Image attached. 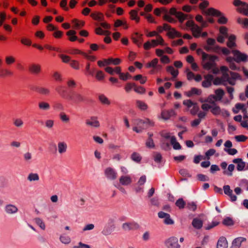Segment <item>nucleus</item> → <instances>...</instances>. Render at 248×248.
Returning a JSON list of instances; mask_svg holds the SVG:
<instances>
[{
	"label": "nucleus",
	"mask_w": 248,
	"mask_h": 248,
	"mask_svg": "<svg viewBox=\"0 0 248 248\" xmlns=\"http://www.w3.org/2000/svg\"><path fill=\"white\" fill-rule=\"evenodd\" d=\"M76 31L74 30H69L66 32V35L69 36V40L71 42H74L78 40L77 37L75 35Z\"/></svg>",
	"instance_id": "nucleus-30"
},
{
	"label": "nucleus",
	"mask_w": 248,
	"mask_h": 248,
	"mask_svg": "<svg viewBox=\"0 0 248 248\" xmlns=\"http://www.w3.org/2000/svg\"><path fill=\"white\" fill-rule=\"evenodd\" d=\"M5 62L7 65H11L15 63L16 62V58L13 56H7L5 58Z\"/></svg>",
	"instance_id": "nucleus-40"
},
{
	"label": "nucleus",
	"mask_w": 248,
	"mask_h": 248,
	"mask_svg": "<svg viewBox=\"0 0 248 248\" xmlns=\"http://www.w3.org/2000/svg\"><path fill=\"white\" fill-rule=\"evenodd\" d=\"M168 248H180V246L178 244V239L175 237H171L168 239L166 242Z\"/></svg>",
	"instance_id": "nucleus-11"
},
{
	"label": "nucleus",
	"mask_w": 248,
	"mask_h": 248,
	"mask_svg": "<svg viewBox=\"0 0 248 248\" xmlns=\"http://www.w3.org/2000/svg\"><path fill=\"white\" fill-rule=\"evenodd\" d=\"M186 26L190 28L193 36L195 38H199L201 35L202 28L195 24L192 20H188L186 23Z\"/></svg>",
	"instance_id": "nucleus-3"
},
{
	"label": "nucleus",
	"mask_w": 248,
	"mask_h": 248,
	"mask_svg": "<svg viewBox=\"0 0 248 248\" xmlns=\"http://www.w3.org/2000/svg\"><path fill=\"white\" fill-rule=\"evenodd\" d=\"M247 239L243 237L235 238L232 242V248H240L243 243L246 242Z\"/></svg>",
	"instance_id": "nucleus-12"
},
{
	"label": "nucleus",
	"mask_w": 248,
	"mask_h": 248,
	"mask_svg": "<svg viewBox=\"0 0 248 248\" xmlns=\"http://www.w3.org/2000/svg\"><path fill=\"white\" fill-rule=\"evenodd\" d=\"M212 107V105L211 103H204L202 105L201 108L204 111H208L209 110H211Z\"/></svg>",
	"instance_id": "nucleus-54"
},
{
	"label": "nucleus",
	"mask_w": 248,
	"mask_h": 248,
	"mask_svg": "<svg viewBox=\"0 0 248 248\" xmlns=\"http://www.w3.org/2000/svg\"><path fill=\"white\" fill-rule=\"evenodd\" d=\"M204 13L207 15L220 16L218 19V22L220 24H225L227 22V18L223 16H221V13L218 10L213 8L208 9Z\"/></svg>",
	"instance_id": "nucleus-5"
},
{
	"label": "nucleus",
	"mask_w": 248,
	"mask_h": 248,
	"mask_svg": "<svg viewBox=\"0 0 248 248\" xmlns=\"http://www.w3.org/2000/svg\"><path fill=\"white\" fill-rule=\"evenodd\" d=\"M136 104L137 107L141 110H146L148 108L147 104L141 101H137Z\"/></svg>",
	"instance_id": "nucleus-44"
},
{
	"label": "nucleus",
	"mask_w": 248,
	"mask_h": 248,
	"mask_svg": "<svg viewBox=\"0 0 248 248\" xmlns=\"http://www.w3.org/2000/svg\"><path fill=\"white\" fill-rule=\"evenodd\" d=\"M6 210L7 213L11 214L16 213L17 210V208L14 205H9L6 206Z\"/></svg>",
	"instance_id": "nucleus-47"
},
{
	"label": "nucleus",
	"mask_w": 248,
	"mask_h": 248,
	"mask_svg": "<svg viewBox=\"0 0 248 248\" xmlns=\"http://www.w3.org/2000/svg\"><path fill=\"white\" fill-rule=\"evenodd\" d=\"M235 166L233 164H230L226 170L223 171V173L228 176H232V172L234 170Z\"/></svg>",
	"instance_id": "nucleus-36"
},
{
	"label": "nucleus",
	"mask_w": 248,
	"mask_h": 248,
	"mask_svg": "<svg viewBox=\"0 0 248 248\" xmlns=\"http://www.w3.org/2000/svg\"><path fill=\"white\" fill-rule=\"evenodd\" d=\"M67 148L66 144L63 142L59 143L58 144L59 152L60 153L64 152L66 151Z\"/></svg>",
	"instance_id": "nucleus-53"
},
{
	"label": "nucleus",
	"mask_w": 248,
	"mask_h": 248,
	"mask_svg": "<svg viewBox=\"0 0 248 248\" xmlns=\"http://www.w3.org/2000/svg\"><path fill=\"white\" fill-rule=\"evenodd\" d=\"M167 71L170 73L174 78H176L179 73L178 71L171 66H168L167 68Z\"/></svg>",
	"instance_id": "nucleus-38"
},
{
	"label": "nucleus",
	"mask_w": 248,
	"mask_h": 248,
	"mask_svg": "<svg viewBox=\"0 0 248 248\" xmlns=\"http://www.w3.org/2000/svg\"><path fill=\"white\" fill-rule=\"evenodd\" d=\"M187 16V15L184 14L181 12H178L176 17L178 18L180 22L182 23L186 19Z\"/></svg>",
	"instance_id": "nucleus-45"
},
{
	"label": "nucleus",
	"mask_w": 248,
	"mask_h": 248,
	"mask_svg": "<svg viewBox=\"0 0 248 248\" xmlns=\"http://www.w3.org/2000/svg\"><path fill=\"white\" fill-rule=\"evenodd\" d=\"M220 70L222 74V77L224 78H227L228 75H229L228 72L229 71L228 68L227 66H221L220 67V69H219Z\"/></svg>",
	"instance_id": "nucleus-46"
},
{
	"label": "nucleus",
	"mask_w": 248,
	"mask_h": 248,
	"mask_svg": "<svg viewBox=\"0 0 248 248\" xmlns=\"http://www.w3.org/2000/svg\"><path fill=\"white\" fill-rule=\"evenodd\" d=\"M196 103L193 102L190 100H186L183 101V104L189 110Z\"/></svg>",
	"instance_id": "nucleus-49"
},
{
	"label": "nucleus",
	"mask_w": 248,
	"mask_h": 248,
	"mask_svg": "<svg viewBox=\"0 0 248 248\" xmlns=\"http://www.w3.org/2000/svg\"><path fill=\"white\" fill-rule=\"evenodd\" d=\"M211 104L212 105V107L211 109V112L213 114L215 115H219L223 114V111L222 110L220 107L217 105L215 102Z\"/></svg>",
	"instance_id": "nucleus-19"
},
{
	"label": "nucleus",
	"mask_w": 248,
	"mask_h": 248,
	"mask_svg": "<svg viewBox=\"0 0 248 248\" xmlns=\"http://www.w3.org/2000/svg\"><path fill=\"white\" fill-rule=\"evenodd\" d=\"M158 63V60L157 58L153 59L151 61L147 62L145 65L147 68H152V69L150 72L151 74H155L161 71L162 66Z\"/></svg>",
	"instance_id": "nucleus-2"
},
{
	"label": "nucleus",
	"mask_w": 248,
	"mask_h": 248,
	"mask_svg": "<svg viewBox=\"0 0 248 248\" xmlns=\"http://www.w3.org/2000/svg\"><path fill=\"white\" fill-rule=\"evenodd\" d=\"M131 39L135 44L137 45L138 47H140L143 41V35L138 32H135L132 34Z\"/></svg>",
	"instance_id": "nucleus-9"
},
{
	"label": "nucleus",
	"mask_w": 248,
	"mask_h": 248,
	"mask_svg": "<svg viewBox=\"0 0 248 248\" xmlns=\"http://www.w3.org/2000/svg\"><path fill=\"white\" fill-rule=\"evenodd\" d=\"M133 79L135 80H140L141 84H144L147 81V78L143 77L141 75H137L134 77Z\"/></svg>",
	"instance_id": "nucleus-41"
},
{
	"label": "nucleus",
	"mask_w": 248,
	"mask_h": 248,
	"mask_svg": "<svg viewBox=\"0 0 248 248\" xmlns=\"http://www.w3.org/2000/svg\"><path fill=\"white\" fill-rule=\"evenodd\" d=\"M20 42L22 44L25 46H30L31 45V40L26 37H22L21 39Z\"/></svg>",
	"instance_id": "nucleus-51"
},
{
	"label": "nucleus",
	"mask_w": 248,
	"mask_h": 248,
	"mask_svg": "<svg viewBox=\"0 0 248 248\" xmlns=\"http://www.w3.org/2000/svg\"><path fill=\"white\" fill-rule=\"evenodd\" d=\"M95 32L97 35H106L108 33L109 31L103 30L101 27H98L95 29Z\"/></svg>",
	"instance_id": "nucleus-50"
},
{
	"label": "nucleus",
	"mask_w": 248,
	"mask_h": 248,
	"mask_svg": "<svg viewBox=\"0 0 248 248\" xmlns=\"http://www.w3.org/2000/svg\"><path fill=\"white\" fill-rule=\"evenodd\" d=\"M138 227V224L135 223H127L123 224V228L125 230L135 229Z\"/></svg>",
	"instance_id": "nucleus-34"
},
{
	"label": "nucleus",
	"mask_w": 248,
	"mask_h": 248,
	"mask_svg": "<svg viewBox=\"0 0 248 248\" xmlns=\"http://www.w3.org/2000/svg\"><path fill=\"white\" fill-rule=\"evenodd\" d=\"M68 53L72 55H77V54H80V55H85V53L82 51L81 50L77 49V48H73L71 49L68 50Z\"/></svg>",
	"instance_id": "nucleus-43"
},
{
	"label": "nucleus",
	"mask_w": 248,
	"mask_h": 248,
	"mask_svg": "<svg viewBox=\"0 0 248 248\" xmlns=\"http://www.w3.org/2000/svg\"><path fill=\"white\" fill-rule=\"evenodd\" d=\"M175 205L180 209H182L184 208L185 206L186 205V203L182 198H180L176 201L175 202Z\"/></svg>",
	"instance_id": "nucleus-39"
},
{
	"label": "nucleus",
	"mask_w": 248,
	"mask_h": 248,
	"mask_svg": "<svg viewBox=\"0 0 248 248\" xmlns=\"http://www.w3.org/2000/svg\"><path fill=\"white\" fill-rule=\"evenodd\" d=\"M119 181L122 185H128L132 182L130 176L128 175L121 176Z\"/></svg>",
	"instance_id": "nucleus-26"
},
{
	"label": "nucleus",
	"mask_w": 248,
	"mask_h": 248,
	"mask_svg": "<svg viewBox=\"0 0 248 248\" xmlns=\"http://www.w3.org/2000/svg\"><path fill=\"white\" fill-rule=\"evenodd\" d=\"M131 158L133 160L139 162L141 159V157L140 155L137 153H133L131 155Z\"/></svg>",
	"instance_id": "nucleus-57"
},
{
	"label": "nucleus",
	"mask_w": 248,
	"mask_h": 248,
	"mask_svg": "<svg viewBox=\"0 0 248 248\" xmlns=\"http://www.w3.org/2000/svg\"><path fill=\"white\" fill-rule=\"evenodd\" d=\"M202 91L201 90L196 88H192L190 91L185 93V94L187 97H191L193 95H200L201 94Z\"/></svg>",
	"instance_id": "nucleus-23"
},
{
	"label": "nucleus",
	"mask_w": 248,
	"mask_h": 248,
	"mask_svg": "<svg viewBox=\"0 0 248 248\" xmlns=\"http://www.w3.org/2000/svg\"><path fill=\"white\" fill-rule=\"evenodd\" d=\"M232 112L234 114L238 113L240 111L243 113L244 115L246 114L247 113L246 106L244 104L237 103L235 105L234 107L232 109Z\"/></svg>",
	"instance_id": "nucleus-10"
},
{
	"label": "nucleus",
	"mask_w": 248,
	"mask_h": 248,
	"mask_svg": "<svg viewBox=\"0 0 248 248\" xmlns=\"http://www.w3.org/2000/svg\"><path fill=\"white\" fill-rule=\"evenodd\" d=\"M232 162L236 164V169L238 171H242L248 170V164L243 161L242 158H235L233 159Z\"/></svg>",
	"instance_id": "nucleus-7"
},
{
	"label": "nucleus",
	"mask_w": 248,
	"mask_h": 248,
	"mask_svg": "<svg viewBox=\"0 0 248 248\" xmlns=\"http://www.w3.org/2000/svg\"><path fill=\"white\" fill-rule=\"evenodd\" d=\"M222 224L227 226H232L234 224L233 219L230 217H226L222 220Z\"/></svg>",
	"instance_id": "nucleus-35"
},
{
	"label": "nucleus",
	"mask_w": 248,
	"mask_h": 248,
	"mask_svg": "<svg viewBox=\"0 0 248 248\" xmlns=\"http://www.w3.org/2000/svg\"><path fill=\"white\" fill-rule=\"evenodd\" d=\"M153 47H155L158 45L164 46V40L161 35H158L156 39H153L151 41Z\"/></svg>",
	"instance_id": "nucleus-20"
},
{
	"label": "nucleus",
	"mask_w": 248,
	"mask_h": 248,
	"mask_svg": "<svg viewBox=\"0 0 248 248\" xmlns=\"http://www.w3.org/2000/svg\"><path fill=\"white\" fill-rule=\"evenodd\" d=\"M86 124L93 127L99 126V123L95 117H92L90 119L87 120Z\"/></svg>",
	"instance_id": "nucleus-27"
},
{
	"label": "nucleus",
	"mask_w": 248,
	"mask_h": 248,
	"mask_svg": "<svg viewBox=\"0 0 248 248\" xmlns=\"http://www.w3.org/2000/svg\"><path fill=\"white\" fill-rule=\"evenodd\" d=\"M235 39L236 38L234 35H232L229 36L228 41L227 44L228 47H229L230 48H232L236 46V44L235 43Z\"/></svg>",
	"instance_id": "nucleus-31"
},
{
	"label": "nucleus",
	"mask_w": 248,
	"mask_h": 248,
	"mask_svg": "<svg viewBox=\"0 0 248 248\" xmlns=\"http://www.w3.org/2000/svg\"><path fill=\"white\" fill-rule=\"evenodd\" d=\"M233 4L235 6H240L238 10L240 13L244 15L248 16V4L245 2H243L240 0H234Z\"/></svg>",
	"instance_id": "nucleus-6"
},
{
	"label": "nucleus",
	"mask_w": 248,
	"mask_h": 248,
	"mask_svg": "<svg viewBox=\"0 0 248 248\" xmlns=\"http://www.w3.org/2000/svg\"><path fill=\"white\" fill-rule=\"evenodd\" d=\"M192 224L195 228L200 229L202 227L203 223L201 219L194 218L192 221Z\"/></svg>",
	"instance_id": "nucleus-32"
},
{
	"label": "nucleus",
	"mask_w": 248,
	"mask_h": 248,
	"mask_svg": "<svg viewBox=\"0 0 248 248\" xmlns=\"http://www.w3.org/2000/svg\"><path fill=\"white\" fill-rule=\"evenodd\" d=\"M29 70L32 73L38 74L41 71V66L39 64H33L30 66Z\"/></svg>",
	"instance_id": "nucleus-29"
},
{
	"label": "nucleus",
	"mask_w": 248,
	"mask_h": 248,
	"mask_svg": "<svg viewBox=\"0 0 248 248\" xmlns=\"http://www.w3.org/2000/svg\"><path fill=\"white\" fill-rule=\"evenodd\" d=\"M170 143L172 145L173 148L175 150H180L182 148L180 143L177 141L174 136H171Z\"/></svg>",
	"instance_id": "nucleus-28"
},
{
	"label": "nucleus",
	"mask_w": 248,
	"mask_h": 248,
	"mask_svg": "<svg viewBox=\"0 0 248 248\" xmlns=\"http://www.w3.org/2000/svg\"><path fill=\"white\" fill-rule=\"evenodd\" d=\"M204 80L202 82V86L204 88H207L211 85L213 79V76L212 75L208 74L204 76Z\"/></svg>",
	"instance_id": "nucleus-17"
},
{
	"label": "nucleus",
	"mask_w": 248,
	"mask_h": 248,
	"mask_svg": "<svg viewBox=\"0 0 248 248\" xmlns=\"http://www.w3.org/2000/svg\"><path fill=\"white\" fill-rule=\"evenodd\" d=\"M138 125H142V128H146L149 126H153L154 125V122L149 119H146L145 120H140L138 123Z\"/></svg>",
	"instance_id": "nucleus-18"
},
{
	"label": "nucleus",
	"mask_w": 248,
	"mask_h": 248,
	"mask_svg": "<svg viewBox=\"0 0 248 248\" xmlns=\"http://www.w3.org/2000/svg\"><path fill=\"white\" fill-rule=\"evenodd\" d=\"M13 75V72L8 69H0V77H9Z\"/></svg>",
	"instance_id": "nucleus-37"
},
{
	"label": "nucleus",
	"mask_w": 248,
	"mask_h": 248,
	"mask_svg": "<svg viewBox=\"0 0 248 248\" xmlns=\"http://www.w3.org/2000/svg\"><path fill=\"white\" fill-rule=\"evenodd\" d=\"M199 108L197 103H195L194 106L189 109L191 114L195 115L199 111Z\"/></svg>",
	"instance_id": "nucleus-52"
},
{
	"label": "nucleus",
	"mask_w": 248,
	"mask_h": 248,
	"mask_svg": "<svg viewBox=\"0 0 248 248\" xmlns=\"http://www.w3.org/2000/svg\"><path fill=\"white\" fill-rule=\"evenodd\" d=\"M170 38H174L175 37H180L182 35L180 32L177 31L175 29L171 28L167 34Z\"/></svg>",
	"instance_id": "nucleus-21"
},
{
	"label": "nucleus",
	"mask_w": 248,
	"mask_h": 248,
	"mask_svg": "<svg viewBox=\"0 0 248 248\" xmlns=\"http://www.w3.org/2000/svg\"><path fill=\"white\" fill-rule=\"evenodd\" d=\"M130 18L132 20H134L136 23H139L140 18L138 16V11L132 10L129 12Z\"/></svg>",
	"instance_id": "nucleus-24"
},
{
	"label": "nucleus",
	"mask_w": 248,
	"mask_h": 248,
	"mask_svg": "<svg viewBox=\"0 0 248 248\" xmlns=\"http://www.w3.org/2000/svg\"><path fill=\"white\" fill-rule=\"evenodd\" d=\"M186 207L188 209L193 211H195L197 209V205L193 202L188 203L187 204Z\"/></svg>",
	"instance_id": "nucleus-64"
},
{
	"label": "nucleus",
	"mask_w": 248,
	"mask_h": 248,
	"mask_svg": "<svg viewBox=\"0 0 248 248\" xmlns=\"http://www.w3.org/2000/svg\"><path fill=\"white\" fill-rule=\"evenodd\" d=\"M215 93V94L209 95L205 102L213 104L215 101H220L224 94V91L221 89L216 90Z\"/></svg>",
	"instance_id": "nucleus-4"
},
{
	"label": "nucleus",
	"mask_w": 248,
	"mask_h": 248,
	"mask_svg": "<svg viewBox=\"0 0 248 248\" xmlns=\"http://www.w3.org/2000/svg\"><path fill=\"white\" fill-rule=\"evenodd\" d=\"M92 18L95 21L101 22L104 20V14L100 12L95 11L90 15Z\"/></svg>",
	"instance_id": "nucleus-15"
},
{
	"label": "nucleus",
	"mask_w": 248,
	"mask_h": 248,
	"mask_svg": "<svg viewBox=\"0 0 248 248\" xmlns=\"http://www.w3.org/2000/svg\"><path fill=\"white\" fill-rule=\"evenodd\" d=\"M67 0H61L60 6L64 11H67L69 10V7L67 6Z\"/></svg>",
	"instance_id": "nucleus-56"
},
{
	"label": "nucleus",
	"mask_w": 248,
	"mask_h": 248,
	"mask_svg": "<svg viewBox=\"0 0 248 248\" xmlns=\"http://www.w3.org/2000/svg\"><path fill=\"white\" fill-rule=\"evenodd\" d=\"M237 22L240 24L243 25L244 27H248V18H238Z\"/></svg>",
	"instance_id": "nucleus-55"
},
{
	"label": "nucleus",
	"mask_w": 248,
	"mask_h": 248,
	"mask_svg": "<svg viewBox=\"0 0 248 248\" xmlns=\"http://www.w3.org/2000/svg\"><path fill=\"white\" fill-rule=\"evenodd\" d=\"M163 18L164 20L167 21L170 23H175L176 22V20L168 14H166L163 16Z\"/></svg>",
	"instance_id": "nucleus-48"
},
{
	"label": "nucleus",
	"mask_w": 248,
	"mask_h": 248,
	"mask_svg": "<svg viewBox=\"0 0 248 248\" xmlns=\"http://www.w3.org/2000/svg\"><path fill=\"white\" fill-rule=\"evenodd\" d=\"M223 190L224 193L230 197L231 201L234 202L236 201L237 197L233 194L232 190L230 188V186L229 185L224 186H223Z\"/></svg>",
	"instance_id": "nucleus-13"
},
{
	"label": "nucleus",
	"mask_w": 248,
	"mask_h": 248,
	"mask_svg": "<svg viewBox=\"0 0 248 248\" xmlns=\"http://www.w3.org/2000/svg\"><path fill=\"white\" fill-rule=\"evenodd\" d=\"M174 115H175V113L173 110H163L161 113L160 117L164 120H167L170 119L171 117Z\"/></svg>",
	"instance_id": "nucleus-14"
},
{
	"label": "nucleus",
	"mask_w": 248,
	"mask_h": 248,
	"mask_svg": "<svg viewBox=\"0 0 248 248\" xmlns=\"http://www.w3.org/2000/svg\"><path fill=\"white\" fill-rule=\"evenodd\" d=\"M217 60V57L202 52V65L203 68L207 70H212L214 74H218L219 69L216 66V61Z\"/></svg>",
	"instance_id": "nucleus-1"
},
{
	"label": "nucleus",
	"mask_w": 248,
	"mask_h": 248,
	"mask_svg": "<svg viewBox=\"0 0 248 248\" xmlns=\"http://www.w3.org/2000/svg\"><path fill=\"white\" fill-rule=\"evenodd\" d=\"M212 81L214 85H225V83H224V78L222 76L221 78H216L214 80L213 79Z\"/></svg>",
	"instance_id": "nucleus-42"
},
{
	"label": "nucleus",
	"mask_w": 248,
	"mask_h": 248,
	"mask_svg": "<svg viewBox=\"0 0 248 248\" xmlns=\"http://www.w3.org/2000/svg\"><path fill=\"white\" fill-rule=\"evenodd\" d=\"M241 124L243 127L248 129V116H246V114L244 116L243 120L242 121Z\"/></svg>",
	"instance_id": "nucleus-58"
},
{
	"label": "nucleus",
	"mask_w": 248,
	"mask_h": 248,
	"mask_svg": "<svg viewBox=\"0 0 248 248\" xmlns=\"http://www.w3.org/2000/svg\"><path fill=\"white\" fill-rule=\"evenodd\" d=\"M228 242L225 237L222 236L219 238L217 243V248H227Z\"/></svg>",
	"instance_id": "nucleus-22"
},
{
	"label": "nucleus",
	"mask_w": 248,
	"mask_h": 248,
	"mask_svg": "<svg viewBox=\"0 0 248 248\" xmlns=\"http://www.w3.org/2000/svg\"><path fill=\"white\" fill-rule=\"evenodd\" d=\"M39 107L42 109H47L49 108V105L47 103L42 102L39 103Z\"/></svg>",
	"instance_id": "nucleus-62"
},
{
	"label": "nucleus",
	"mask_w": 248,
	"mask_h": 248,
	"mask_svg": "<svg viewBox=\"0 0 248 248\" xmlns=\"http://www.w3.org/2000/svg\"><path fill=\"white\" fill-rule=\"evenodd\" d=\"M73 24V27L76 29H78L83 27L85 25V22L83 20L74 19L72 21Z\"/></svg>",
	"instance_id": "nucleus-25"
},
{
	"label": "nucleus",
	"mask_w": 248,
	"mask_h": 248,
	"mask_svg": "<svg viewBox=\"0 0 248 248\" xmlns=\"http://www.w3.org/2000/svg\"><path fill=\"white\" fill-rule=\"evenodd\" d=\"M61 242L64 244H68L70 242V238L69 236L64 235L60 237Z\"/></svg>",
	"instance_id": "nucleus-61"
},
{
	"label": "nucleus",
	"mask_w": 248,
	"mask_h": 248,
	"mask_svg": "<svg viewBox=\"0 0 248 248\" xmlns=\"http://www.w3.org/2000/svg\"><path fill=\"white\" fill-rule=\"evenodd\" d=\"M70 65L72 68L75 69H78L79 68V62L77 61L72 60L70 61Z\"/></svg>",
	"instance_id": "nucleus-59"
},
{
	"label": "nucleus",
	"mask_w": 248,
	"mask_h": 248,
	"mask_svg": "<svg viewBox=\"0 0 248 248\" xmlns=\"http://www.w3.org/2000/svg\"><path fill=\"white\" fill-rule=\"evenodd\" d=\"M37 92L42 94H48L49 93V91L48 89L45 88H39L37 89Z\"/></svg>",
	"instance_id": "nucleus-63"
},
{
	"label": "nucleus",
	"mask_w": 248,
	"mask_h": 248,
	"mask_svg": "<svg viewBox=\"0 0 248 248\" xmlns=\"http://www.w3.org/2000/svg\"><path fill=\"white\" fill-rule=\"evenodd\" d=\"M106 60L107 61H106V62H107V64L108 65L113 64L114 65H117L121 62V60L119 58H110Z\"/></svg>",
	"instance_id": "nucleus-33"
},
{
	"label": "nucleus",
	"mask_w": 248,
	"mask_h": 248,
	"mask_svg": "<svg viewBox=\"0 0 248 248\" xmlns=\"http://www.w3.org/2000/svg\"><path fill=\"white\" fill-rule=\"evenodd\" d=\"M232 52L234 56V61L237 62H246L248 60V57L246 54L242 53L237 50H233Z\"/></svg>",
	"instance_id": "nucleus-8"
},
{
	"label": "nucleus",
	"mask_w": 248,
	"mask_h": 248,
	"mask_svg": "<svg viewBox=\"0 0 248 248\" xmlns=\"http://www.w3.org/2000/svg\"><path fill=\"white\" fill-rule=\"evenodd\" d=\"M106 176L110 179L114 180L117 178V173L111 168H108L105 170Z\"/></svg>",
	"instance_id": "nucleus-16"
},
{
	"label": "nucleus",
	"mask_w": 248,
	"mask_h": 248,
	"mask_svg": "<svg viewBox=\"0 0 248 248\" xmlns=\"http://www.w3.org/2000/svg\"><path fill=\"white\" fill-rule=\"evenodd\" d=\"M134 90L137 93H143L145 92V90L144 88L141 86H137L136 85H135Z\"/></svg>",
	"instance_id": "nucleus-60"
}]
</instances>
